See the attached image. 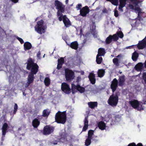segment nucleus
<instances>
[{
    "label": "nucleus",
    "instance_id": "24",
    "mask_svg": "<svg viewBox=\"0 0 146 146\" xmlns=\"http://www.w3.org/2000/svg\"><path fill=\"white\" fill-rule=\"evenodd\" d=\"M50 111V110L48 109L44 110L42 113V116L43 117L47 118L49 115Z\"/></svg>",
    "mask_w": 146,
    "mask_h": 146
},
{
    "label": "nucleus",
    "instance_id": "8",
    "mask_svg": "<svg viewBox=\"0 0 146 146\" xmlns=\"http://www.w3.org/2000/svg\"><path fill=\"white\" fill-rule=\"evenodd\" d=\"M65 75L66 79L68 81H70L73 78L74 72L71 70L66 69L65 70Z\"/></svg>",
    "mask_w": 146,
    "mask_h": 146
},
{
    "label": "nucleus",
    "instance_id": "52",
    "mask_svg": "<svg viewBox=\"0 0 146 146\" xmlns=\"http://www.w3.org/2000/svg\"><path fill=\"white\" fill-rule=\"evenodd\" d=\"M143 78L145 83L146 84V73H144L143 75Z\"/></svg>",
    "mask_w": 146,
    "mask_h": 146
},
{
    "label": "nucleus",
    "instance_id": "13",
    "mask_svg": "<svg viewBox=\"0 0 146 146\" xmlns=\"http://www.w3.org/2000/svg\"><path fill=\"white\" fill-rule=\"evenodd\" d=\"M35 78L34 74L29 73L27 78V82L26 84V86H28L32 83L33 82Z\"/></svg>",
    "mask_w": 146,
    "mask_h": 146
},
{
    "label": "nucleus",
    "instance_id": "12",
    "mask_svg": "<svg viewBox=\"0 0 146 146\" xmlns=\"http://www.w3.org/2000/svg\"><path fill=\"white\" fill-rule=\"evenodd\" d=\"M54 128L50 126L46 125L43 129V134L44 135H48L53 132Z\"/></svg>",
    "mask_w": 146,
    "mask_h": 146
},
{
    "label": "nucleus",
    "instance_id": "3",
    "mask_svg": "<svg viewBox=\"0 0 146 146\" xmlns=\"http://www.w3.org/2000/svg\"><path fill=\"white\" fill-rule=\"evenodd\" d=\"M146 102V101H145L143 103L142 102L133 99L130 101L129 102V103L134 109L137 110L138 111H141L144 110V106H143V104H145Z\"/></svg>",
    "mask_w": 146,
    "mask_h": 146
},
{
    "label": "nucleus",
    "instance_id": "18",
    "mask_svg": "<svg viewBox=\"0 0 146 146\" xmlns=\"http://www.w3.org/2000/svg\"><path fill=\"white\" fill-rule=\"evenodd\" d=\"M94 74L93 73H90L89 74L88 78L91 83L93 84H94L96 82V80Z\"/></svg>",
    "mask_w": 146,
    "mask_h": 146
},
{
    "label": "nucleus",
    "instance_id": "28",
    "mask_svg": "<svg viewBox=\"0 0 146 146\" xmlns=\"http://www.w3.org/2000/svg\"><path fill=\"white\" fill-rule=\"evenodd\" d=\"M139 55L138 53L136 51H135L133 53L132 56V59L134 61H136L137 60L139 57Z\"/></svg>",
    "mask_w": 146,
    "mask_h": 146
},
{
    "label": "nucleus",
    "instance_id": "62",
    "mask_svg": "<svg viewBox=\"0 0 146 146\" xmlns=\"http://www.w3.org/2000/svg\"><path fill=\"white\" fill-rule=\"evenodd\" d=\"M138 3L137 2H136L135 3V6H137L138 5Z\"/></svg>",
    "mask_w": 146,
    "mask_h": 146
},
{
    "label": "nucleus",
    "instance_id": "15",
    "mask_svg": "<svg viewBox=\"0 0 146 146\" xmlns=\"http://www.w3.org/2000/svg\"><path fill=\"white\" fill-rule=\"evenodd\" d=\"M146 46V36L144 39L139 42L137 47L139 49H142Z\"/></svg>",
    "mask_w": 146,
    "mask_h": 146
},
{
    "label": "nucleus",
    "instance_id": "41",
    "mask_svg": "<svg viewBox=\"0 0 146 146\" xmlns=\"http://www.w3.org/2000/svg\"><path fill=\"white\" fill-rule=\"evenodd\" d=\"M18 106L17 104L15 103V104L14 107V110L13 111V114H16V112L17 111V110L18 109Z\"/></svg>",
    "mask_w": 146,
    "mask_h": 146
},
{
    "label": "nucleus",
    "instance_id": "56",
    "mask_svg": "<svg viewBox=\"0 0 146 146\" xmlns=\"http://www.w3.org/2000/svg\"><path fill=\"white\" fill-rule=\"evenodd\" d=\"M11 1L14 3H17L19 1V0H11Z\"/></svg>",
    "mask_w": 146,
    "mask_h": 146
},
{
    "label": "nucleus",
    "instance_id": "53",
    "mask_svg": "<svg viewBox=\"0 0 146 146\" xmlns=\"http://www.w3.org/2000/svg\"><path fill=\"white\" fill-rule=\"evenodd\" d=\"M37 57L40 59L41 58V53L40 51H39L37 54Z\"/></svg>",
    "mask_w": 146,
    "mask_h": 146
},
{
    "label": "nucleus",
    "instance_id": "35",
    "mask_svg": "<svg viewBox=\"0 0 146 146\" xmlns=\"http://www.w3.org/2000/svg\"><path fill=\"white\" fill-rule=\"evenodd\" d=\"M77 90L80 93H82L84 92L85 91V88H84L80 86L79 84Z\"/></svg>",
    "mask_w": 146,
    "mask_h": 146
},
{
    "label": "nucleus",
    "instance_id": "59",
    "mask_svg": "<svg viewBox=\"0 0 146 146\" xmlns=\"http://www.w3.org/2000/svg\"><path fill=\"white\" fill-rule=\"evenodd\" d=\"M138 146H143L142 144L141 143H138Z\"/></svg>",
    "mask_w": 146,
    "mask_h": 146
},
{
    "label": "nucleus",
    "instance_id": "32",
    "mask_svg": "<svg viewBox=\"0 0 146 146\" xmlns=\"http://www.w3.org/2000/svg\"><path fill=\"white\" fill-rule=\"evenodd\" d=\"M143 67V64L140 62L137 64L135 66V69L137 70H139L141 69Z\"/></svg>",
    "mask_w": 146,
    "mask_h": 146
},
{
    "label": "nucleus",
    "instance_id": "16",
    "mask_svg": "<svg viewBox=\"0 0 146 146\" xmlns=\"http://www.w3.org/2000/svg\"><path fill=\"white\" fill-rule=\"evenodd\" d=\"M8 125L6 123H5L3 125L2 128V135L1 137V140L4 139V138L7 132V129L8 127Z\"/></svg>",
    "mask_w": 146,
    "mask_h": 146
},
{
    "label": "nucleus",
    "instance_id": "38",
    "mask_svg": "<svg viewBox=\"0 0 146 146\" xmlns=\"http://www.w3.org/2000/svg\"><path fill=\"white\" fill-rule=\"evenodd\" d=\"M79 85V84H78L76 86L74 84H71L72 90V93H74L73 92V90L75 89L77 90V89Z\"/></svg>",
    "mask_w": 146,
    "mask_h": 146
},
{
    "label": "nucleus",
    "instance_id": "23",
    "mask_svg": "<svg viewBox=\"0 0 146 146\" xmlns=\"http://www.w3.org/2000/svg\"><path fill=\"white\" fill-rule=\"evenodd\" d=\"M32 47V45L30 42H25L24 44V48L25 50L26 51L30 49Z\"/></svg>",
    "mask_w": 146,
    "mask_h": 146
},
{
    "label": "nucleus",
    "instance_id": "43",
    "mask_svg": "<svg viewBox=\"0 0 146 146\" xmlns=\"http://www.w3.org/2000/svg\"><path fill=\"white\" fill-rule=\"evenodd\" d=\"M58 63L62 64L64 63V60L63 58H61L58 60Z\"/></svg>",
    "mask_w": 146,
    "mask_h": 146
},
{
    "label": "nucleus",
    "instance_id": "25",
    "mask_svg": "<svg viewBox=\"0 0 146 146\" xmlns=\"http://www.w3.org/2000/svg\"><path fill=\"white\" fill-rule=\"evenodd\" d=\"M99 128L101 130L105 129L106 127L105 123L103 121H100L98 124Z\"/></svg>",
    "mask_w": 146,
    "mask_h": 146
},
{
    "label": "nucleus",
    "instance_id": "55",
    "mask_svg": "<svg viewBox=\"0 0 146 146\" xmlns=\"http://www.w3.org/2000/svg\"><path fill=\"white\" fill-rule=\"evenodd\" d=\"M81 80V78L80 77H78L76 79V82H78L80 81Z\"/></svg>",
    "mask_w": 146,
    "mask_h": 146
},
{
    "label": "nucleus",
    "instance_id": "49",
    "mask_svg": "<svg viewBox=\"0 0 146 146\" xmlns=\"http://www.w3.org/2000/svg\"><path fill=\"white\" fill-rule=\"evenodd\" d=\"M138 143L137 145H136L135 143H132L129 144L128 146H138Z\"/></svg>",
    "mask_w": 146,
    "mask_h": 146
},
{
    "label": "nucleus",
    "instance_id": "4",
    "mask_svg": "<svg viewBox=\"0 0 146 146\" xmlns=\"http://www.w3.org/2000/svg\"><path fill=\"white\" fill-rule=\"evenodd\" d=\"M55 122L58 123L64 124L66 121V111L61 112L58 111L55 115Z\"/></svg>",
    "mask_w": 146,
    "mask_h": 146
},
{
    "label": "nucleus",
    "instance_id": "26",
    "mask_svg": "<svg viewBox=\"0 0 146 146\" xmlns=\"http://www.w3.org/2000/svg\"><path fill=\"white\" fill-rule=\"evenodd\" d=\"M78 44L76 41H75L71 43L70 45V47L72 49L75 50L77 49Z\"/></svg>",
    "mask_w": 146,
    "mask_h": 146
},
{
    "label": "nucleus",
    "instance_id": "22",
    "mask_svg": "<svg viewBox=\"0 0 146 146\" xmlns=\"http://www.w3.org/2000/svg\"><path fill=\"white\" fill-rule=\"evenodd\" d=\"M145 13L144 12H142L141 11H139L138 12V16L136 19L140 21H142L143 19V18L145 17Z\"/></svg>",
    "mask_w": 146,
    "mask_h": 146
},
{
    "label": "nucleus",
    "instance_id": "51",
    "mask_svg": "<svg viewBox=\"0 0 146 146\" xmlns=\"http://www.w3.org/2000/svg\"><path fill=\"white\" fill-rule=\"evenodd\" d=\"M62 64L58 63L57 66V69L58 70L62 68Z\"/></svg>",
    "mask_w": 146,
    "mask_h": 146
},
{
    "label": "nucleus",
    "instance_id": "60",
    "mask_svg": "<svg viewBox=\"0 0 146 146\" xmlns=\"http://www.w3.org/2000/svg\"><path fill=\"white\" fill-rule=\"evenodd\" d=\"M22 129V127H21L19 128L18 129V131H19L20 130H21Z\"/></svg>",
    "mask_w": 146,
    "mask_h": 146
},
{
    "label": "nucleus",
    "instance_id": "31",
    "mask_svg": "<svg viewBox=\"0 0 146 146\" xmlns=\"http://www.w3.org/2000/svg\"><path fill=\"white\" fill-rule=\"evenodd\" d=\"M103 59L101 56L97 55L96 57V62L97 64H100L102 61Z\"/></svg>",
    "mask_w": 146,
    "mask_h": 146
},
{
    "label": "nucleus",
    "instance_id": "64",
    "mask_svg": "<svg viewBox=\"0 0 146 146\" xmlns=\"http://www.w3.org/2000/svg\"><path fill=\"white\" fill-rule=\"evenodd\" d=\"M120 56V55H118L117 56H116V57L117 58H118V57H119Z\"/></svg>",
    "mask_w": 146,
    "mask_h": 146
},
{
    "label": "nucleus",
    "instance_id": "17",
    "mask_svg": "<svg viewBox=\"0 0 146 146\" xmlns=\"http://www.w3.org/2000/svg\"><path fill=\"white\" fill-rule=\"evenodd\" d=\"M63 21L64 25L65 27H69L71 25L70 21L66 15H64Z\"/></svg>",
    "mask_w": 146,
    "mask_h": 146
},
{
    "label": "nucleus",
    "instance_id": "9",
    "mask_svg": "<svg viewBox=\"0 0 146 146\" xmlns=\"http://www.w3.org/2000/svg\"><path fill=\"white\" fill-rule=\"evenodd\" d=\"M118 39V37L116 34H114L113 35H110L106 38L105 42L106 44H109L111 43L112 40L113 41H116Z\"/></svg>",
    "mask_w": 146,
    "mask_h": 146
},
{
    "label": "nucleus",
    "instance_id": "5",
    "mask_svg": "<svg viewBox=\"0 0 146 146\" xmlns=\"http://www.w3.org/2000/svg\"><path fill=\"white\" fill-rule=\"evenodd\" d=\"M118 100V96L116 94L114 95L113 93L110 97L108 100V102L110 106L113 107L117 105Z\"/></svg>",
    "mask_w": 146,
    "mask_h": 146
},
{
    "label": "nucleus",
    "instance_id": "57",
    "mask_svg": "<svg viewBox=\"0 0 146 146\" xmlns=\"http://www.w3.org/2000/svg\"><path fill=\"white\" fill-rule=\"evenodd\" d=\"M102 12L103 13H105L107 12V11L106 8H105L102 10Z\"/></svg>",
    "mask_w": 146,
    "mask_h": 146
},
{
    "label": "nucleus",
    "instance_id": "50",
    "mask_svg": "<svg viewBox=\"0 0 146 146\" xmlns=\"http://www.w3.org/2000/svg\"><path fill=\"white\" fill-rule=\"evenodd\" d=\"M88 125H84V126L82 129V131H85L88 129Z\"/></svg>",
    "mask_w": 146,
    "mask_h": 146
},
{
    "label": "nucleus",
    "instance_id": "36",
    "mask_svg": "<svg viewBox=\"0 0 146 146\" xmlns=\"http://www.w3.org/2000/svg\"><path fill=\"white\" fill-rule=\"evenodd\" d=\"M113 62L115 66H118L119 65V60L117 58H115L113 59Z\"/></svg>",
    "mask_w": 146,
    "mask_h": 146
},
{
    "label": "nucleus",
    "instance_id": "54",
    "mask_svg": "<svg viewBox=\"0 0 146 146\" xmlns=\"http://www.w3.org/2000/svg\"><path fill=\"white\" fill-rule=\"evenodd\" d=\"M135 10L137 11H138V12L139 11H141L140 8L139 7H135Z\"/></svg>",
    "mask_w": 146,
    "mask_h": 146
},
{
    "label": "nucleus",
    "instance_id": "42",
    "mask_svg": "<svg viewBox=\"0 0 146 146\" xmlns=\"http://www.w3.org/2000/svg\"><path fill=\"white\" fill-rule=\"evenodd\" d=\"M117 36L121 38H122L123 36V33L121 31H119L117 33Z\"/></svg>",
    "mask_w": 146,
    "mask_h": 146
},
{
    "label": "nucleus",
    "instance_id": "48",
    "mask_svg": "<svg viewBox=\"0 0 146 146\" xmlns=\"http://www.w3.org/2000/svg\"><path fill=\"white\" fill-rule=\"evenodd\" d=\"M88 119H87V117H86L85 119L84 122V125H88Z\"/></svg>",
    "mask_w": 146,
    "mask_h": 146
},
{
    "label": "nucleus",
    "instance_id": "10",
    "mask_svg": "<svg viewBox=\"0 0 146 146\" xmlns=\"http://www.w3.org/2000/svg\"><path fill=\"white\" fill-rule=\"evenodd\" d=\"M61 90L66 94H68L71 92V90L69 85L66 83H63L61 84Z\"/></svg>",
    "mask_w": 146,
    "mask_h": 146
},
{
    "label": "nucleus",
    "instance_id": "30",
    "mask_svg": "<svg viewBox=\"0 0 146 146\" xmlns=\"http://www.w3.org/2000/svg\"><path fill=\"white\" fill-rule=\"evenodd\" d=\"M105 73V71L104 70L102 69L99 70L98 73V76L100 78L103 77Z\"/></svg>",
    "mask_w": 146,
    "mask_h": 146
},
{
    "label": "nucleus",
    "instance_id": "39",
    "mask_svg": "<svg viewBox=\"0 0 146 146\" xmlns=\"http://www.w3.org/2000/svg\"><path fill=\"white\" fill-rule=\"evenodd\" d=\"M91 33L92 35L95 36L96 34V26H93L91 29Z\"/></svg>",
    "mask_w": 146,
    "mask_h": 146
},
{
    "label": "nucleus",
    "instance_id": "19",
    "mask_svg": "<svg viewBox=\"0 0 146 146\" xmlns=\"http://www.w3.org/2000/svg\"><path fill=\"white\" fill-rule=\"evenodd\" d=\"M127 0H119V9L120 11H123V8L125 6Z\"/></svg>",
    "mask_w": 146,
    "mask_h": 146
},
{
    "label": "nucleus",
    "instance_id": "58",
    "mask_svg": "<svg viewBox=\"0 0 146 146\" xmlns=\"http://www.w3.org/2000/svg\"><path fill=\"white\" fill-rule=\"evenodd\" d=\"M129 7L131 9H133L134 8V7L132 5H129Z\"/></svg>",
    "mask_w": 146,
    "mask_h": 146
},
{
    "label": "nucleus",
    "instance_id": "33",
    "mask_svg": "<svg viewBox=\"0 0 146 146\" xmlns=\"http://www.w3.org/2000/svg\"><path fill=\"white\" fill-rule=\"evenodd\" d=\"M44 82L45 85L46 86H48L50 84V80L48 77H46L44 79Z\"/></svg>",
    "mask_w": 146,
    "mask_h": 146
},
{
    "label": "nucleus",
    "instance_id": "61",
    "mask_svg": "<svg viewBox=\"0 0 146 146\" xmlns=\"http://www.w3.org/2000/svg\"><path fill=\"white\" fill-rule=\"evenodd\" d=\"M68 2V0H66L65 1V3L66 4H67Z\"/></svg>",
    "mask_w": 146,
    "mask_h": 146
},
{
    "label": "nucleus",
    "instance_id": "27",
    "mask_svg": "<svg viewBox=\"0 0 146 146\" xmlns=\"http://www.w3.org/2000/svg\"><path fill=\"white\" fill-rule=\"evenodd\" d=\"M88 105L89 107L93 109L95 107H96L98 105V103L97 102H90L88 103Z\"/></svg>",
    "mask_w": 146,
    "mask_h": 146
},
{
    "label": "nucleus",
    "instance_id": "40",
    "mask_svg": "<svg viewBox=\"0 0 146 146\" xmlns=\"http://www.w3.org/2000/svg\"><path fill=\"white\" fill-rule=\"evenodd\" d=\"M94 134V131L92 130H89L88 132V137L92 138V136Z\"/></svg>",
    "mask_w": 146,
    "mask_h": 146
},
{
    "label": "nucleus",
    "instance_id": "2",
    "mask_svg": "<svg viewBox=\"0 0 146 146\" xmlns=\"http://www.w3.org/2000/svg\"><path fill=\"white\" fill-rule=\"evenodd\" d=\"M26 68L31 70L30 73L35 74L38 71L39 66L36 63H34V60L29 58L27 60Z\"/></svg>",
    "mask_w": 146,
    "mask_h": 146
},
{
    "label": "nucleus",
    "instance_id": "21",
    "mask_svg": "<svg viewBox=\"0 0 146 146\" xmlns=\"http://www.w3.org/2000/svg\"><path fill=\"white\" fill-rule=\"evenodd\" d=\"M40 124V121L37 118L34 119L32 122V126L35 128H37Z\"/></svg>",
    "mask_w": 146,
    "mask_h": 146
},
{
    "label": "nucleus",
    "instance_id": "20",
    "mask_svg": "<svg viewBox=\"0 0 146 146\" xmlns=\"http://www.w3.org/2000/svg\"><path fill=\"white\" fill-rule=\"evenodd\" d=\"M125 81V76L123 75L119 76V86H122L124 84Z\"/></svg>",
    "mask_w": 146,
    "mask_h": 146
},
{
    "label": "nucleus",
    "instance_id": "1",
    "mask_svg": "<svg viewBox=\"0 0 146 146\" xmlns=\"http://www.w3.org/2000/svg\"><path fill=\"white\" fill-rule=\"evenodd\" d=\"M60 138H58L57 140L53 141L52 143L54 145H56L58 142L63 143H69L72 140L71 136L69 135L66 131L61 132L59 134Z\"/></svg>",
    "mask_w": 146,
    "mask_h": 146
},
{
    "label": "nucleus",
    "instance_id": "37",
    "mask_svg": "<svg viewBox=\"0 0 146 146\" xmlns=\"http://www.w3.org/2000/svg\"><path fill=\"white\" fill-rule=\"evenodd\" d=\"M107 1L111 2V3L114 5L117 6L118 4V0H106Z\"/></svg>",
    "mask_w": 146,
    "mask_h": 146
},
{
    "label": "nucleus",
    "instance_id": "44",
    "mask_svg": "<svg viewBox=\"0 0 146 146\" xmlns=\"http://www.w3.org/2000/svg\"><path fill=\"white\" fill-rule=\"evenodd\" d=\"M16 38L20 42L21 44H23L24 43V41L22 38L19 37L18 36H17L16 37Z\"/></svg>",
    "mask_w": 146,
    "mask_h": 146
},
{
    "label": "nucleus",
    "instance_id": "6",
    "mask_svg": "<svg viewBox=\"0 0 146 146\" xmlns=\"http://www.w3.org/2000/svg\"><path fill=\"white\" fill-rule=\"evenodd\" d=\"M54 5L56 7V9L58 10L57 12V15L58 16H59L60 14L64 12L65 6L61 2L58 0H56L55 1Z\"/></svg>",
    "mask_w": 146,
    "mask_h": 146
},
{
    "label": "nucleus",
    "instance_id": "7",
    "mask_svg": "<svg viewBox=\"0 0 146 146\" xmlns=\"http://www.w3.org/2000/svg\"><path fill=\"white\" fill-rule=\"evenodd\" d=\"M43 21L42 20H41L37 22L36 25L35 27V31L40 34L42 33V31L44 30L43 27Z\"/></svg>",
    "mask_w": 146,
    "mask_h": 146
},
{
    "label": "nucleus",
    "instance_id": "29",
    "mask_svg": "<svg viewBox=\"0 0 146 146\" xmlns=\"http://www.w3.org/2000/svg\"><path fill=\"white\" fill-rule=\"evenodd\" d=\"M106 53L105 50L102 48H100L98 49L97 55L100 56H104Z\"/></svg>",
    "mask_w": 146,
    "mask_h": 146
},
{
    "label": "nucleus",
    "instance_id": "11",
    "mask_svg": "<svg viewBox=\"0 0 146 146\" xmlns=\"http://www.w3.org/2000/svg\"><path fill=\"white\" fill-rule=\"evenodd\" d=\"M89 12L90 9L87 6H86L80 9V15L83 17H85Z\"/></svg>",
    "mask_w": 146,
    "mask_h": 146
},
{
    "label": "nucleus",
    "instance_id": "14",
    "mask_svg": "<svg viewBox=\"0 0 146 146\" xmlns=\"http://www.w3.org/2000/svg\"><path fill=\"white\" fill-rule=\"evenodd\" d=\"M118 83V80L116 78H114L112 81L110 87L113 92L116 90L117 87Z\"/></svg>",
    "mask_w": 146,
    "mask_h": 146
},
{
    "label": "nucleus",
    "instance_id": "47",
    "mask_svg": "<svg viewBox=\"0 0 146 146\" xmlns=\"http://www.w3.org/2000/svg\"><path fill=\"white\" fill-rule=\"evenodd\" d=\"M82 7V5L81 4H79L77 5L76 6V8L77 10H78L81 9V7Z\"/></svg>",
    "mask_w": 146,
    "mask_h": 146
},
{
    "label": "nucleus",
    "instance_id": "46",
    "mask_svg": "<svg viewBox=\"0 0 146 146\" xmlns=\"http://www.w3.org/2000/svg\"><path fill=\"white\" fill-rule=\"evenodd\" d=\"M114 15L115 17H117L119 15L118 11L116 9V8L114 10Z\"/></svg>",
    "mask_w": 146,
    "mask_h": 146
},
{
    "label": "nucleus",
    "instance_id": "63",
    "mask_svg": "<svg viewBox=\"0 0 146 146\" xmlns=\"http://www.w3.org/2000/svg\"><path fill=\"white\" fill-rule=\"evenodd\" d=\"M144 66L146 68V60H145L144 63Z\"/></svg>",
    "mask_w": 146,
    "mask_h": 146
},
{
    "label": "nucleus",
    "instance_id": "45",
    "mask_svg": "<svg viewBox=\"0 0 146 146\" xmlns=\"http://www.w3.org/2000/svg\"><path fill=\"white\" fill-rule=\"evenodd\" d=\"M59 16H60L58 18L59 21H61L62 20L63 21V20L64 19V15H63L62 13H60Z\"/></svg>",
    "mask_w": 146,
    "mask_h": 146
},
{
    "label": "nucleus",
    "instance_id": "34",
    "mask_svg": "<svg viewBox=\"0 0 146 146\" xmlns=\"http://www.w3.org/2000/svg\"><path fill=\"white\" fill-rule=\"evenodd\" d=\"M92 138L88 137L86 139L85 142V145L86 146H88L90 145L91 143V139Z\"/></svg>",
    "mask_w": 146,
    "mask_h": 146
}]
</instances>
